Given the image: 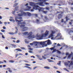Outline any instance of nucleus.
<instances>
[{
	"label": "nucleus",
	"instance_id": "19",
	"mask_svg": "<svg viewBox=\"0 0 73 73\" xmlns=\"http://www.w3.org/2000/svg\"><path fill=\"white\" fill-rule=\"evenodd\" d=\"M7 69V70H9V72L10 73L12 72V71L11 70H10V69H11V68H8Z\"/></svg>",
	"mask_w": 73,
	"mask_h": 73
},
{
	"label": "nucleus",
	"instance_id": "13",
	"mask_svg": "<svg viewBox=\"0 0 73 73\" xmlns=\"http://www.w3.org/2000/svg\"><path fill=\"white\" fill-rule=\"evenodd\" d=\"M62 14H59L58 15V19H62Z\"/></svg>",
	"mask_w": 73,
	"mask_h": 73
},
{
	"label": "nucleus",
	"instance_id": "61",
	"mask_svg": "<svg viewBox=\"0 0 73 73\" xmlns=\"http://www.w3.org/2000/svg\"><path fill=\"white\" fill-rule=\"evenodd\" d=\"M57 46H61V45L59 44V43H58V44H57Z\"/></svg>",
	"mask_w": 73,
	"mask_h": 73
},
{
	"label": "nucleus",
	"instance_id": "46",
	"mask_svg": "<svg viewBox=\"0 0 73 73\" xmlns=\"http://www.w3.org/2000/svg\"><path fill=\"white\" fill-rule=\"evenodd\" d=\"M25 65H27V66H30V65L29 64H25Z\"/></svg>",
	"mask_w": 73,
	"mask_h": 73
},
{
	"label": "nucleus",
	"instance_id": "32",
	"mask_svg": "<svg viewBox=\"0 0 73 73\" xmlns=\"http://www.w3.org/2000/svg\"><path fill=\"white\" fill-rule=\"evenodd\" d=\"M15 29H16V30H17V31H15V32H16V33H17L18 32L17 28V27H15Z\"/></svg>",
	"mask_w": 73,
	"mask_h": 73
},
{
	"label": "nucleus",
	"instance_id": "14",
	"mask_svg": "<svg viewBox=\"0 0 73 73\" xmlns=\"http://www.w3.org/2000/svg\"><path fill=\"white\" fill-rule=\"evenodd\" d=\"M25 25H20V27H21V28L24 27V29H25L26 28L28 29V27H25Z\"/></svg>",
	"mask_w": 73,
	"mask_h": 73
},
{
	"label": "nucleus",
	"instance_id": "51",
	"mask_svg": "<svg viewBox=\"0 0 73 73\" xmlns=\"http://www.w3.org/2000/svg\"><path fill=\"white\" fill-rule=\"evenodd\" d=\"M53 68H55V69H57V67H56V66H54V67H53Z\"/></svg>",
	"mask_w": 73,
	"mask_h": 73
},
{
	"label": "nucleus",
	"instance_id": "60",
	"mask_svg": "<svg viewBox=\"0 0 73 73\" xmlns=\"http://www.w3.org/2000/svg\"><path fill=\"white\" fill-rule=\"evenodd\" d=\"M3 62L2 61H0V64H3Z\"/></svg>",
	"mask_w": 73,
	"mask_h": 73
},
{
	"label": "nucleus",
	"instance_id": "21",
	"mask_svg": "<svg viewBox=\"0 0 73 73\" xmlns=\"http://www.w3.org/2000/svg\"><path fill=\"white\" fill-rule=\"evenodd\" d=\"M44 68H45V69H49L50 68V67H48V66H45V67H44Z\"/></svg>",
	"mask_w": 73,
	"mask_h": 73
},
{
	"label": "nucleus",
	"instance_id": "50",
	"mask_svg": "<svg viewBox=\"0 0 73 73\" xmlns=\"http://www.w3.org/2000/svg\"><path fill=\"white\" fill-rule=\"evenodd\" d=\"M37 68V67H36V66L35 67H34V68H33V69L35 70Z\"/></svg>",
	"mask_w": 73,
	"mask_h": 73
},
{
	"label": "nucleus",
	"instance_id": "40",
	"mask_svg": "<svg viewBox=\"0 0 73 73\" xmlns=\"http://www.w3.org/2000/svg\"><path fill=\"white\" fill-rule=\"evenodd\" d=\"M25 42L28 44L29 43V42L28 41H27V40L25 41Z\"/></svg>",
	"mask_w": 73,
	"mask_h": 73
},
{
	"label": "nucleus",
	"instance_id": "9",
	"mask_svg": "<svg viewBox=\"0 0 73 73\" xmlns=\"http://www.w3.org/2000/svg\"><path fill=\"white\" fill-rule=\"evenodd\" d=\"M68 5H73V0H72V1H70L68 2Z\"/></svg>",
	"mask_w": 73,
	"mask_h": 73
},
{
	"label": "nucleus",
	"instance_id": "34",
	"mask_svg": "<svg viewBox=\"0 0 73 73\" xmlns=\"http://www.w3.org/2000/svg\"><path fill=\"white\" fill-rule=\"evenodd\" d=\"M1 32H5V30H3V29H2L1 30Z\"/></svg>",
	"mask_w": 73,
	"mask_h": 73
},
{
	"label": "nucleus",
	"instance_id": "29",
	"mask_svg": "<svg viewBox=\"0 0 73 73\" xmlns=\"http://www.w3.org/2000/svg\"><path fill=\"white\" fill-rule=\"evenodd\" d=\"M44 4H45V5H49V3H47V2H45V3H44Z\"/></svg>",
	"mask_w": 73,
	"mask_h": 73
},
{
	"label": "nucleus",
	"instance_id": "64",
	"mask_svg": "<svg viewBox=\"0 0 73 73\" xmlns=\"http://www.w3.org/2000/svg\"><path fill=\"white\" fill-rule=\"evenodd\" d=\"M70 33H73V31L71 30L70 31Z\"/></svg>",
	"mask_w": 73,
	"mask_h": 73
},
{
	"label": "nucleus",
	"instance_id": "1",
	"mask_svg": "<svg viewBox=\"0 0 73 73\" xmlns=\"http://www.w3.org/2000/svg\"><path fill=\"white\" fill-rule=\"evenodd\" d=\"M23 35H29L28 36L27 38L30 39H33V38H34L35 37V36H34V35H33V32H30L28 34V32H25L23 33Z\"/></svg>",
	"mask_w": 73,
	"mask_h": 73
},
{
	"label": "nucleus",
	"instance_id": "8",
	"mask_svg": "<svg viewBox=\"0 0 73 73\" xmlns=\"http://www.w3.org/2000/svg\"><path fill=\"white\" fill-rule=\"evenodd\" d=\"M43 2H41L40 3H36V4L39 5L40 6H44L45 5H43Z\"/></svg>",
	"mask_w": 73,
	"mask_h": 73
},
{
	"label": "nucleus",
	"instance_id": "63",
	"mask_svg": "<svg viewBox=\"0 0 73 73\" xmlns=\"http://www.w3.org/2000/svg\"><path fill=\"white\" fill-rule=\"evenodd\" d=\"M42 58H44V59H46V58H45V57H44V56H42Z\"/></svg>",
	"mask_w": 73,
	"mask_h": 73
},
{
	"label": "nucleus",
	"instance_id": "52",
	"mask_svg": "<svg viewBox=\"0 0 73 73\" xmlns=\"http://www.w3.org/2000/svg\"><path fill=\"white\" fill-rule=\"evenodd\" d=\"M60 35H61V34H60V33H58V34H57V35H58L57 36H59Z\"/></svg>",
	"mask_w": 73,
	"mask_h": 73
},
{
	"label": "nucleus",
	"instance_id": "62",
	"mask_svg": "<svg viewBox=\"0 0 73 73\" xmlns=\"http://www.w3.org/2000/svg\"><path fill=\"white\" fill-rule=\"evenodd\" d=\"M56 72H57L58 73H61V72H60L59 71H57Z\"/></svg>",
	"mask_w": 73,
	"mask_h": 73
},
{
	"label": "nucleus",
	"instance_id": "48",
	"mask_svg": "<svg viewBox=\"0 0 73 73\" xmlns=\"http://www.w3.org/2000/svg\"><path fill=\"white\" fill-rule=\"evenodd\" d=\"M21 49H23V50H25V47H21Z\"/></svg>",
	"mask_w": 73,
	"mask_h": 73
},
{
	"label": "nucleus",
	"instance_id": "45",
	"mask_svg": "<svg viewBox=\"0 0 73 73\" xmlns=\"http://www.w3.org/2000/svg\"><path fill=\"white\" fill-rule=\"evenodd\" d=\"M3 29H6V27H5V26H3Z\"/></svg>",
	"mask_w": 73,
	"mask_h": 73
},
{
	"label": "nucleus",
	"instance_id": "33",
	"mask_svg": "<svg viewBox=\"0 0 73 73\" xmlns=\"http://www.w3.org/2000/svg\"><path fill=\"white\" fill-rule=\"evenodd\" d=\"M11 45L13 47H15L16 46V45H15V44H11Z\"/></svg>",
	"mask_w": 73,
	"mask_h": 73
},
{
	"label": "nucleus",
	"instance_id": "25",
	"mask_svg": "<svg viewBox=\"0 0 73 73\" xmlns=\"http://www.w3.org/2000/svg\"><path fill=\"white\" fill-rule=\"evenodd\" d=\"M58 51V50H56V49H53V51L52 52V53H53L54 52H56V51Z\"/></svg>",
	"mask_w": 73,
	"mask_h": 73
},
{
	"label": "nucleus",
	"instance_id": "28",
	"mask_svg": "<svg viewBox=\"0 0 73 73\" xmlns=\"http://www.w3.org/2000/svg\"><path fill=\"white\" fill-rule=\"evenodd\" d=\"M55 47L54 46L53 47H52L51 48H50V49L51 50H53L54 49Z\"/></svg>",
	"mask_w": 73,
	"mask_h": 73
},
{
	"label": "nucleus",
	"instance_id": "30",
	"mask_svg": "<svg viewBox=\"0 0 73 73\" xmlns=\"http://www.w3.org/2000/svg\"><path fill=\"white\" fill-rule=\"evenodd\" d=\"M45 9H46L47 10H49L50 9V8L49 7H46L45 8Z\"/></svg>",
	"mask_w": 73,
	"mask_h": 73
},
{
	"label": "nucleus",
	"instance_id": "3",
	"mask_svg": "<svg viewBox=\"0 0 73 73\" xmlns=\"http://www.w3.org/2000/svg\"><path fill=\"white\" fill-rule=\"evenodd\" d=\"M15 20L16 22L18 21L19 22L18 23V24L19 25L20 24L21 25H25L26 24L25 22H21V21H23V20H17V19L16 18H15Z\"/></svg>",
	"mask_w": 73,
	"mask_h": 73
},
{
	"label": "nucleus",
	"instance_id": "42",
	"mask_svg": "<svg viewBox=\"0 0 73 73\" xmlns=\"http://www.w3.org/2000/svg\"><path fill=\"white\" fill-rule=\"evenodd\" d=\"M11 39L15 40V39H16V38H13V37H11Z\"/></svg>",
	"mask_w": 73,
	"mask_h": 73
},
{
	"label": "nucleus",
	"instance_id": "35",
	"mask_svg": "<svg viewBox=\"0 0 73 73\" xmlns=\"http://www.w3.org/2000/svg\"><path fill=\"white\" fill-rule=\"evenodd\" d=\"M61 61H59V62L58 63H57V64L58 65L60 66V65H61Z\"/></svg>",
	"mask_w": 73,
	"mask_h": 73
},
{
	"label": "nucleus",
	"instance_id": "5",
	"mask_svg": "<svg viewBox=\"0 0 73 73\" xmlns=\"http://www.w3.org/2000/svg\"><path fill=\"white\" fill-rule=\"evenodd\" d=\"M44 37V34H42V35L41 36V35L36 36V37H37V38H38V39H39V40H41Z\"/></svg>",
	"mask_w": 73,
	"mask_h": 73
},
{
	"label": "nucleus",
	"instance_id": "12",
	"mask_svg": "<svg viewBox=\"0 0 73 73\" xmlns=\"http://www.w3.org/2000/svg\"><path fill=\"white\" fill-rule=\"evenodd\" d=\"M30 5L32 6H35V4L33 2H30Z\"/></svg>",
	"mask_w": 73,
	"mask_h": 73
},
{
	"label": "nucleus",
	"instance_id": "31",
	"mask_svg": "<svg viewBox=\"0 0 73 73\" xmlns=\"http://www.w3.org/2000/svg\"><path fill=\"white\" fill-rule=\"evenodd\" d=\"M18 5V3H16L14 4V7H16Z\"/></svg>",
	"mask_w": 73,
	"mask_h": 73
},
{
	"label": "nucleus",
	"instance_id": "58",
	"mask_svg": "<svg viewBox=\"0 0 73 73\" xmlns=\"http://www.w3.org/2000/svg\"><path fill=\"white\" fill-rule=\"evenodd\" d=\"M39 58V60H42V58Z\"/></svg>",
	"mask_w": 73,
	"mask_h": 73
},
{
	"label": "nucleus",
	"instance_id": "2",
	"mask_svg": "<svg viewBox=\"0 0 73 73\" xmlns=\"http://www.w3.org/2000/svg\"><path fill=\"white\" fill-rule=\"evenodd\" d=\"M34 44L35 46H36V47H35L36 48H37V44H40V45H43L45 44V43L44 42H34Z\"/></svg>",
	"mask_w": 73,
	"mask_h": 73
},
{
	"label": "nucleus",
	"instance_id": "27",
	"mask_svg": "<svg viewBox=\"0 0 73 73\" xmlns=\"http://www.w3.org/2000/svg\"><path fill=\"white\" fill-rule=\"evenodd\" d=\"M25 67L27 68H28L29 69H30L31 70L32 69V68L31 67H30L29 66H25Z\"/></svg>",
	"mask_w": 73,
	"mask_h": 73
},
{
	"label": "nucleus",
	"instance_id": "16",
	"mask_svg": "<svg viewBox=\"0 0 73 73\" xmlns=\"http://www.w3.org/2000/svg\"><path fill=\"white\" fill-rule=\"evenodd\" d=\"M57 3H59L60 4H63V3L62 2V1L60 0L57 1Z\"/></svg>",
	"mask_w": 73,
	"mask_h": 73
},
{
	"label": "nucleus",
	"instance_id": "24",
	"mask_svg": "<svg viewBox=\"0 0 73 73\" xmlns=\"http://www.w3.org/2000/svg\"><path fill=\"white\" fill-rule=\"evenodd\" d=\"M9 34L10 35H14V33L13 32H9Z\"/></svg>",
	"mask_w": 73,
	"mask_h": 73
},
{
	"label": "nucleus",
	"instance_id": "4",
	"mask_svg": "<svg viewBox=\"0 0 73 73\" xmlns=\"http://www.w3.org/2000/svg\"><path fill=\"white\" fill-rule=\"evenodd\" d=\"M27 13H26L25 12H23L22 13H20L18 14V15L20 16V17H21V16H27Z\"/></svg>",
	"mask_w": 73,
	"mask_h": 73
},
{
	"label": "nucleus",
	"instance_id": "23",
	"mask_svg": "<svg viewBox=\"0 0 73 73\" xmlns=\"http://www.w3.org/2000/svg\"><path fill=\"white\" fill-rule=\"evenodd\" d=\"M15 11H17L18 9L19 8V6H17L16 7H15Z\"/></svg>",
	"mask_w": 73,
	"mask_h": 73
},
{
	"label": "nucleus",
	"instance_id": "17",
	"mask_svg": "<svg viewBox=\"0 0 73 73\" xmlns=\"http://www.w3.org/2000/svg\"><path fill=\"white\" fill-rule=\"evenodd\" d=\"M27 15L29 17H30L31 16V14L30 13L27 12Z\"/></svg>",
	"mask_w": 73,
	"mask_h": 73
},
{
	"label": "nucleus",
	"instance_id": "26",
	"mask_svg": "<svg viewBox=\"0 0 73 73\" xmlns=\"http://www.w3.org/2000/svg\"><path fill=\"white\" fill-rule=\"evenodd\" d=\"M9 62H10L11 63H14V60H9Z\"/></svg>",
	"mask_w": 73,
	"mask_h": 73
},
{
	"label": "nucleus",
	"instance_id": "43",
	"mask_svg": "<svg viewBox=\"0 0 73 73\" xmlns=\"http://www.w3.org/2000/svg\"><path fill=\"white\" fill-rule=\"evenodd\" d=\"M36 57H37L38 58L40 57V56L39 55H36Z\"/></svg>",
	"mask_w": 73,
	"mask_h": 73
},
{
	"label": "nucleus",
	"instance_id": "56",
	"mask_svg": "<svg viewBox=\"0 0 73 73\" xmlns=\"http://www.w3.org/2000/svg\"><path fill=\"white\" fill-rule=\"evenodd\" d=\"M66 21H68V19H68L67 17H66Z\"/></svg>",
	"mask_w": 73,
	"mask_h": 73
},
{
	"label": "nucleus",
	"instance_id": "59",
	"mask_svg": "<svg viewBox=\"0 0 73 73\" xmlns=\"http://www.w3.org/2000/svg\"><path fill=\"white\" fill-rule=\"evenodd\" d=\"M29 44L30 45H33V43H30Z\"/></svg>",
	"mask_w": 73,
	"mask_h": 73
},
{
	"label": "nucleus",
	"instance_id": "36",
	"mask_svg": "<svg viewBox=\"0 0 73 73\" xmlns=\"http://www.w3.org/2000/svg\"><path fill=\"white\" fill-rule=\"evenodd\" d=\"M57 53L58 54H60L61 53V52H60V51H59V50H57Z\"/></svg>",
	"mask_w": 73,
	"mask_h": 73
},
{
	"label": "nucleus",
	"instance_id": "6",
	"mask_svg": "<svg viewBox=\"0 0 73 73\" xmlns=\"http://www.w3.org/2000/svg\"><path fill=\"white\" fill-rule=\"evenodd\" d=\"M40 9H38V11H39V12H42L43 13H44L45 14H46V13H47V12H48L47 11H45L43 10H41V9H42V8H40Z\"/></svg>",
	"mask_w": 73,
	"mask_h": 73
},
{
	"label": "nucleus",
	"instance_id": "22",
	"mask_svg": "<svg viewBox=\"0 0 73 73\" xmlns=\"http://www.w3.org/2000/svg\"><path fill=\"white\" fill-rule=\"evenodd\" d=\"M38 1H42L43 2H45V3L46 1V0H38Z\"/></svg>",
	"mask_w": 73,
	"mask_h": 73
},
{
	"label": "nucleus",
	"instance_id": "37",
	"mask_svg": "<svg viewBox=\"0 0 73 73\" xmlns=\"http://www.w3.org/2000/svg\"><path fill=\"white\" fill-rule=\"evenodd\" d=\"M37 8L35 7H33V9H37Z\"/></svg>",
	"mask_w": 73,
	"mask_h": 73
},
{
	"label": "nucleus",
	"instance_id": "41",
	"mask_svg": "<svg viewBox=\"0 0 73 73\" xmlns=\"http://www.w3.org/2000/svg\"><path fill=\"white\" fill-rule=\"evenodd\" d=\"M20 42V40H18L16 41V43H19V42Z\"/></svg>",
	"mask_w": 73,
	"mask_h": 73
},
{
	"label": "nucleus",
	"instance_id": "39",
	"mask_svg": "<svg viewBox=\"0 0 73 73\" xmlns=\"http://www.w3.org/2000/svg\"><path fill=\"white\" fill-rule=\"evenodd\" d=\"M12 11V14H14V13H15V11Z\"/></svg>",
	"mask_w": 73,
	"mask_h": 73
},
{
	"label": "nucleus",
	"instance_id": "54",
	"mask_svg": "<svg viewBox=\"0 0 73 73\" xmlns=\"http://www.w3.org/2000/svg\"><path fill=\"white\" fill-rule=\"evenodd\" d=\"M2 38H3V39H5V37L3 35H2Z\"/></svg>",
	"mask_w": 73,
	"mask_h": 73
},
{
	"label": "nucleus",
	"instance_id": "7",
	"mask_svg": "<svg viewBox=\"0 0 73 73\" xmlns=\"http://www.w3.org/2000/svg\"><path fill=\"white\" fill-rule=\"evenodd\" d=\"M56 33V31H52V33L49 35L48 37L49 38H50L51 37H52L53 36V34H54Z\"/></svg>",
	"mask_w": 73,
	"mask_h": 73
},
{
	"label": "nucleus",
	"instance_id": "57",
	"mask_svg": "<svg viewBox=\"0 0 73 73\" xmlns=\"http://www.w3.org/2000/svg\"><path fill=\"white\" fill-rule=\"evenodd\" d=\"M19 55V54H16V55H15V57H17Z\"/></svg>",
	"mask_w": 73,
	"mask_h": 73
},
{
	"label": "nucleus",
	"instance_id": "47",
	"mask_svg": "<svg viewBox=\"0 0 73 73\" xmlns=\"http://www.w3.org/2000/svg\"><path fill=\"white\" fill-rule=\"evenodd\" d=\"M29 52L30 53H32L33 52V51H32L31 50H29Z\"/></svg>",
	"mask_w": 73,
	"mask_h": 73
},
{
	"label": "nucleus",
	"instance_id": "18",
	"mask_svg": "<svg viewBox=\"0 0 73 73\" xmlns=\"http://www.w3.org/2000/svg\"><path fill=\"white\" fill-rule=\"evenodd\" d=\"M68 63H70V65H72L73 64V62L72 61H71V62H70V61H68Z\"/></svg>",
	"mask_w": 73,
	"mask_h": 73
},
{
	"label": "nucleus",
	"instance_id": "49",
	"mask_svg": "<svg viewBox=\"0 0 73 73\" xmlns=\"http://www.w3.org/2000/svg\"><path fill=\"white\" fill-rule=\"evenodd\" d=\"M71 57V56L70 55H69L68 56V58H70Z\"/></svg>",
	"mask_w": 73,
	"mask_h": 73
},
{
	"label": "nucleus",
	"instance_id": "44",
	"mask_svg": "<svg viewBox=\"0 0 73 73\" xmlns=\"http://www.w3.org/2000/svg\"><path fill=\"white\" fill-rule=\"evenodd\" d=\"M33 7H35L36 8H38L39 7V6H38V5H35V6H33Z\"/></svg>",
	"mask_w": 73,
	"mask_h": 73
},
{
	"label": "nucleus",
	"instance_id": "53",
	"mask_svg": "<svg viewBox=\"0 0 73 73\" xmlns=\"http://www.w3.org/2000/svg\"><path fill=\"white\" fill-rule=\"evenodd\" d=\"M36 22H37V23H39V20L38 19H36Z\"/></svg>",
	"mask_w": 73,
	"mask_h": 73
},
{
	"label": "nucleus",
	"instance_id": "11",
	"mask_svg": "<svg viewBox=\"0 0 73 73\" xmlns=\"http://www.w3.org/2000/svg\"><path fill=\"white\" fill-rule=\"evenodd\" d=\"M49 34V31H46L45 32V33H44V36H48V35Z\"/></svg>",
	"mask_w": 73,
	"mask_h": 73
},
{
	"label": "nucleus",
	"instance_id": "38",
	"mask_svg": "<svg viewBox=\"0 0 73 73\" xmlns=\"http://www.w3.org/2000/svg\"><path fill=\"white\" fill-rule=\"evenodd\" d=\"M48 62H53V61L51 60L50 59H48Z\"/></svg>",
	"mask_w": 73,
	"mask_h": 73
},
{
	"label": "nucleus",
	"instance_id": "20",
	"mask_svg": "<svg viewBox=\"0 0 73 73\" xmlns=\"http://www.w3.org/2000/svg\"><path fill=\"white\" fill-rule=\"evenodd\" d=\"M15 50H16L18 51H22V50L21 49H20L19 48H17V49H15Z\"/></svg>",
	"mask_w": 73,
	"mask_h": 73
},
{
	"label": "nucleus",
	"instance_id": "55",
	"mask_svg": "<svg viewBox=\"0 0 73 73\" xmlns=\"http://www.w3.org/2000/svg\"><path fill=\"white\" fill-rule=\"evenodd\" d=\"M66 65L67 66L68 65V62H66L65 63Z\"/></svg>",
	"mask_w": 73,
	"mask_h": 73
},
{
	"label": "nucleus",
	"instance_id": "15",
	"mask_svg": "<svg viewBox=\"0 0 73 73\" xmlns=\"http://www.w3.org/2000/svg\"><path fill=\"white\" fill-rule=\"evenodd\" d=\"M27 8H28L29 9H26L25 10V11H30V9H31V7L29 6H27Z\"/></svg>",
	"mask_w": 73,
	"mask_h": 73
},
{
	"label": "nucleus",
	"instance_id": "10",
	"mask_svg": "<svg viewBox=\"0 0 73 73\" xmlns=\"http://www.w3.org/2000/svg\"><path fill=\"white\" fill-rule=\"evenodd\" d=\"M50 41L49 40H46V41H44V43L47 42V44L49 45L50 44Z\"/></svg>",
	"mask_w": 73,
	"mask_h": 73
}]
</instances>
